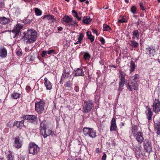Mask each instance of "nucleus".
<instances>
[{"mask_svg": "<svg viewBox=\"0 0 160 160\" xmlns=\"http://www.w3.org/2000/svg\"><path fill=\"white\" fill-rule=\"evenodd\" d=\"M139 75L138 74H136L133 76L131 77V80L129 85V83L126 84L128 89L130 91H132V88L135 90H137L138 89V84L139 83Z\"/></svg>", "mask_w": 160, "mask_h": 160, "instance_id": "1", "label": "nucleus"}, {"mask_svg": "<svg viewBox=\"0 0 160 160\" xmlns=\"http://www.w3.org/2000/svg\"><path fill=\"white\" fill-rule=\"evenodd\" d=\"M37 32L34 29H28L24 36V38H26L27 42L31 43L34 42L36 40L37 37Z\"/></svg>", "mask_w": 160, "mask_h": 160, "instance_id": "2", "label": "nucleus"}, {"mask_svg": "<svg viewBox=\"0 0 160 160\" xmlns=\"http://www.w3.org/2000/svg\"><path fill=\"white\" fill-rule=\"evenodd\" d=\"M126 75L125 72L122 70H119L118 77L119 78L118 90L121 92L123 89V87L126 82L125 77Z\"/></svg>", "mask_w": 160, "mask_h": 160, "instance_id": "3", "label": "nucleus"}, {"mask_svg": "<svg viewBox=\"0 0 160 160\" xmlns=\"http://www.w3.org/2000/svg\"><path fill=\"white\" fill-rule=\"evenodd\" d=\"M93 105L92 100L84 101L82 104V112L85 113L89 112L92 109Z\"/></svg>", "mask_w": 160, "mask_h": 160, "instance_id": "4", "label": "nucleus"}, {"mask_svg": "<svg viewBox=\"0 0 160 160\" xmlns=\"http://www.w3.org/2000/svg\"><path fill=\"white\" fill-rule=\"evenodd\" d=\"M39 151L38 146L34 142L30 143L28 147V153L33 155H37Z\"/></svg>", "mask_w": 160, "mask_h": 160, "instance_id": "5", "label": "nucleus"}, {"mask_svg": "<svg viewBox=\"0 0 160 160\" xmlns=\"http://www.w3.org/2000/svg\"><path fill=\"white\" fill-rule=\"evenodd\" d=\"M83 131L85 136H88L92 138H94L96 136V132L92 128L84 127L83 128Z\"/></svg>", "mask_w": 160, "mask_h": 160, "instance_id": "6", "label": "nucleus"}, {"mask_svg": "<svg viewBox=\"0 0 160 160\" xmlns=\"http://www.w3.org/2000/svg\"><path fill=\"white\" fill-rule=\"evenodd\" d=\"M45 105V103L42 101L36 102L35 103L36 111L39 114L42 113L44 110Z\"/></svg>", "mask_w": 160, "mask_h": 160, "instance_id": "7", "label": "nucleus"}, {"mask_svg": "<svg viewBox=\"0 0 160 160\" xmlns=\"http://www.w3.org/2000/svg\"><path fill=\"white\" fill-rule=\"evenodd\" d=\"M22 118L24 119L28 120L30 122L33 124H37L38 122V117L37 115H24L22 116Z\"/></svg>", "mask_w": 160, "mask_h": 160, "instance_id": "8", "label": "nucleus"}, {"mask_svg": "<svg viewBox=\"0 0 160 160\" xmlns=\"http://www.w3.org/2000/svg\"><path fill=\"white\" fill-rule=\"evenodd\" d=\"M72 74V72H71V69L69 68H65L62 74L60 83L62 81H63L66 78H68L71 77Z\"/></svg>", "mask_w": 160, "mask_h": 160, "instance_id": "9", "label": "nucleus"}, {"mask_svg": "<svg viewBox=\"0 0 160 160\" xmlns=\"http://www.w3.org/2000/svg\"><path fill=\"white\" fill-rule=\"evenodd\" d=\"M22 144V141L20 140L19 137L17 136L15 138L13 145L15 148L18 149L21 148Z\"/></svg>", "mask_w": 160, "mask_h": 160, "instance_id": "10", "label": "nucleus"}, {"mask_svg": "<svg viewBox=\"0 0 160 160\" xmlns=\"http://www.w3.org/2000/svg\"><path fill=\"white\" fill-rule=\"evenodd\" d=\"M152 107L153 111L155 112L156 113L160 111V102L157 100L154 101Z\"/></svg>", "mask_w": 160, "mask_h": 160, "instance_id": "11", "label": "nucleus"}, {"mask_svg": "<svg viewBox=\"0 0 160 160\" xmlns=\"http://www.w3.org/2000/svg\"><path fill=\"white\" fill-rule=\"evenodd\" d=\"M22 28V25L18 23L16 26L12 30V32L15 33V37L19 33L20 30Z\"/></svg>", "mask_w": 160, "mask_h": 160, "instance_id": "12", "label": "nucleus"}, {"mask_svg": "<svg viewBox=\"0 0 160 160\" xmlns=\"http://www.w3.org/2000/svg\"><path fill=\"white\" fill-rule=\"evenodd\" d=\"M75 72L74 76L75 77L81 76L83 77L85 74L83 71V70L82 68H78L74 70Z\"/></svg>", "mask_w": 160, "mask_h": 160, "instance_id": "13", "label": "nucleus"}, {"mask_svg": "<svg viewBox=\"0 0 160 160\" xmlns=\"http://www.w3.org/2000/svg\"><path fill=\"white\" fill-rule=\"evenodd\" d=\"M154 131L158 135H160V118L157 120L154 126Z\"/></svg>", "mask_w": 160, "mask_h": 160, "instance_id": "14", "label": "nucleus"}, {"mask_svg": "<svg viewBox=\"0 0 160 160\" xmlns=\"http://www.w3.org/2000/svg\"><path fill=\"white\" fill-rule=\"evenodd\" d=\"M146 108L147 110L145 111V113L148 120L149 121L152 120V117L153 114L151 108H148L147 106H146Z\"/></svg>", "mask_w": 160, "mask_h": 160, "instance_id": "15", "label": "nucleus"}, {"mask_svg": "<svg viewBox=\"0 0 160 160\" xmlns=\"http://www.w3.org/2000/svg\"><path fill=\"white\" fill-rule=\"evenodd\" d=\"M147 53L148 54L149 57L153 56L155 54L156 51L154 48L151 47H148L146 48Z\"/></svg>", "mask_w": 160, "mask_h": 160, "instance_id": "16", "label": "nucleus"}, {"mask_svg": "<svg viewBox=\"0 0 160 160\" xmlns=\"http://www.w3.org/2000/svg\"><path fill=\"white\" fill-rule=\"evenodd\" d=\"M136 137V140L139 143L141 144L143 142L144 138L142 132H138Z\"/></svg>", "mask_w": 160, "mask_h": 160, "instance_id": "17", "label": "nucleus"}, {"mask_svg": "<svg viewBox=\"0 0 160 160\" xmlns=\"http://www.w3.org/2000/svg\"><path fill=\"white\" fill-rule=\"evenodd\" d=\"M7 52L6 49L3 46L0 47V57L2 58H5L7 57Z\"/></svg>", "mask_w": 160, "mask_h": 160, "instance_id": "18", "label": "nucleus"}, {"mask_svg": "<svg viewBox=\"0 0 160 160\" xmlns=\"http://www.w3.org/2000/svg\"><path fill=\"white\" fill-rule=\"evenodd\" d=\"M46 122L45 121H43L40 123V133L42 134L45 132L46 130Z\"/></svg>", "mask_w": 160, "mask_h": 160, "instance_id": "19", "label": "nucleus"}, {"mask_svg": "<svg viewBox=\"0 0 160 160\" xmlns=\"http://www.w3.org/2000/svg\"><path fill=\"white\" fill-rule=\"evenodd\" d=\"M9 18H6L4 17H0V24L2 25H5L10 22Z\"/></svg>", "mask_w": 160, "mask_h": 160, "instance_id": "20", "label": "nucleus"}, {"mask_svg": "<svg viewBox=\"0 0 160 160\" xmlns=\"http://www.w3.org/2000/svg\"><path fill=\"white\" fill-rule=\"evenodd\" d=\"M44 83L48 90H50L52 88V85L51 83L48 80L47 78H45L44 79Z\"/></svg>", "mask_w": 160, "mask_h": 160, "instance_id": "21", "label": "nucleus"}, {"mask_svg": "<svg viewBox=\"0 0 160 160\" xmlns=\"http://www.w3.org/2000/svg\"><path fill=\"white\" fill-rule=\"evenodd\" d=\"M43 19H46L47 20L49 21L50 22H54L56 20L54 18V17L50 15H46L42 17Z\"/></svg>", "mask_w": 160, "mask_h": 160, "instance_id": "22", "label": "nucleus"}, {"mask_svg": "<svg viewBox=\"0 0 160 160\" xmlns=\"http://www.w3.org/2000/svg\"><path fill=\"white\" fill-rule=\"evenodd\" d=\"M72 21V19L67 15H65L61 20L62 22H63L66 23H69Z\"/></svg>", "mask_w": 160, "mask_h": 160, "instance_id": "23", "label": "nucleus"}, {"mask_svg": "<svg viewBox=\"0 0 160 160\" xmlns=\"http://www.w3.org/2000/svg\"><path fill=\"white\" fill-rule=\"evenodd\" d=\"M24 121L22 120L20 121H16L14 123V125L16 126L18 128H21L24 125Z\"/></svg>", "mask_w": 160, "mask_h": 160, "instance_id": "24", "label": "nucleus"}, {"mask_svg": "<svg viewBox=\"0 0 160 160\" xmlns=\"http://www.w3.org/2000/svg\"><path fill=\"white\" fill-rule=\"evenodd\" d=\"M92 19L90 18V17L86 16L84 17L83 19V22L85 24H88L92 21Z\"/></svg>", "mask_w": 160, "mask_h": 160, "instance_id": "25", "label": "nucleus"}, {"mask_svg": "<svg viewBox=\"0 0 160 160\" xmlns=\"http://www.w3.org/2000/svg\"><path fill=\"white\" fill-rule=\"evenodd\" d=\"M132 133L134 137H136L137 134V128L136 125H133L132 127Z\"/></svg>", "mask_w": 160, "mask_h": 160, "instance_id": "26", "label": "nucleus"}, {"mask_svg": "<svg viewBox=\"0 0 160 160\" xmlns=\"http://www.w3.org/2000/svg\"><path fill=\"white\" fill-rule=\"evenodd\" d=\"M91 57V56L89 52H85L83 56V58L85 61H89Z\"/></svg>", "mask_w": 160, "mask_h": 160, "instance_id": "27", "label": "nucleus"}, {"mask_svg": "<svg viewBox=\"0 0 160 160\" xmlns=\"http://www.w3.org/2000/svg\"><path fill=\"white\" fill-rule=\"evenodd\" d=\"M130 73H131L134 70L136 67L135 64L134 62L132 60H131L130 61Z\"/></svg>", "mask_w": 160, "mask_h": 160, "instance_id": "28", "label": "nucleus"}, {"mask_svg": "<svg viewBox=\"0 0 160 160\" xmlns=\"http://www.w3.org/2000/svg\"><path fill=\"white\" fill-rule=\"evenodd\" d=\"M8 152V154L7 157V160H15L12 152L11 151L9 150Z\"/></svg>", "mask_w": 160, "mask_h": 160, "instance_id": "29", "label": "nucleus"}, {"mask_svg": "<svg viewBox=\"0 0 160 160\" xmlns=\"http://www.w3.org/2000/svg\"><path fill=\"white\" fill-rule=\"evenodd\" d=\"M87 35L88 37V38L90 40L91 42L94 41V37L92 35L90 32H87Z\"/></svg>", "mask_w": 160, "mask_h": 160, "instance_id": "30", "label": "nucleus"}, {"mask_svg": "<svg viewBox=\"0 0 160 160\" xmlns=\"http://www.w3.org/2000/svg\"><path fill=\"white\" fill-rule=\"evenodd\" d=\"M129 45L134 48H137L139 46L138 43L134 40H131L130 41Z\"/></svg>", "mask_w": 160, "mask_h": 160, "instance_id": "31", "label": "nucleus"}, {"mask_svg": "<svg viewBox=\"0 0 160 160\" xmlns=\"http://www.w3.org/2000/svg\"><path fill=\"white\" fill-rule=\"evenodd\" d=\"M139 32L138 30H134L133 32V36L132 38L135 39L136 38L137 39L139 38Z\"/></svg>", "mask_w": 160, "mask_h": 160, "instance_id": "32", "label": "nucleus"}, {"mask_svg": "<svg viewBox=\"0 0 160 160\" xmlns=\"http://www.w3.org/2000/svg\"><path fill=\"white\" fill-rule=\"evenodd\" d=\"M103 30L110 32L112 30L111 28L107 24H104L103 26Z\"/></svg>", "mask_w": 160, "mask_h": 160, "instance_id": "33", "label": "nucleus"}, {"mask_svg": "<svg viewBox=\"0 0 160 160\" xmlns=\"http://www.w3.org/2000/svg\"><path fill=\"white\" fill-rule=\"evenodd\" d=\"M20 94L17 92H13L11 94V96L14 99H17L20 97Z\"/></svg>", "mask_w": 160, "mask_h": 160, "instance_id": "34", "label": "nucleus"}, {"mask_svg": "<svg viewBox=\"0 0 160 160\" xmlns=\"http://www.w3.org/2000/svg\"><path fill=\"white\" fill-rule=\"evenodd\" d=\"M45 131V133L42 134L44 138H46L48 136L50 135L52 132V131L49 130H48L47 131H46V130Z\"/></svg>", "mask_w": 160, "mask_h": 160, "instance_id": "35", "label": "nucleus"}, {"mask_svg": "<svg viewBox=\"0 0 160 160\" xmlns=\"http://www.w3.org/2000/svg\"><path fill=\"white\" fill-rule=\"evenodd\" d=\"M79 34L80 35L78 36V42H79V43H81L82 41L83 40L84 35L82 33H79Z\"/></svg>", "mask_w": 160, "mask_h": 160, "instance_id": "36", "label": "nucleus"}, {"mask_svg": "<svg viewBox=\"0 0 160 160\" xmlns=\"http://www.w3.org/2000/svg\"><path fill=\"white\" fill-rule=\"evenodd\" d=\"M35 12L36 15L37 16H40L42 15V11L38 8H35Z\"/></svg>", "mask_w": 160, "mask_h": 160, "instance_id": "37", "label": "nucleus"}, {"mask_svg": "<svg viewBox=\"0 0 160 160\" xmlns=\"http://www.w3.org/2000/svg\"><path fill=\"white\" fill-rule=\"evenodd\" d=\"M143 144L144 148H145V146L148 147L151 145V142L148 140H145Z\"/></svg>", "mask_w": 160, "mask_h": 160, "instance_id": "38", "label": "nucleus"}, {"mask_svg": "<svg viewBox=\"0 0 160 160\" xmlns=\"http://www.w3.org/2000/svg\"><path fill=\"white\" fill-rule=\"evenodd\" d=\"M144 149L146 150V152H149L152 151V147L151 145L148 146V147L145 146Z\"/></svg>", "mask_w": 160, "mask_h": 160, "instance_id": "39", "label": "nucleus"}, {"mask_svg": "<svg viewBox=\"0 0 160 160\" xmlns=\"http://www.w3.org/2000/svg\"><path fill=\"white\" fill-rule=\"evenodd\" d=\"M137 9V8L136 7L134 6L131 8L130 11L133 14H135L136 13V11Z\"/></svg>", "mask_w": 160, "mask_h": 160, "instance_id": "40", "label": "nucleus"}, {"mask_svg": "<svg viewBox=\"0 0 160 160\" xmlns=\"http://www.w3.org/2000/svg\"><path fill=\"white\" fill-rule=\"evenodd\" d=\"M116 125H111L110 130L111 131H115L117 128Z\"/></svg>", "mask_w": 160, "mask_h": 160, "instance_id": "41", "label": "nucleus"}, {"mask_svg": "<svg viewBox=\"0 0 160 160\" xmlns=\"http://www.w3.org/2000/svg\"><path fill=\"white\" fill-rule=\"evenodd\" d=\"M72 83L71 81L69 80L66 83L65 86L68 87H70L72 86Z\"/></svg>", "mask_w": 160, "mask_h": 160, "instance_id": "42", "label": "nucleus"}, {"mask_svg": "<svg viewBox=\"0 0 160 160\" xmlns=\"http://www.w3.org/2000/svg\"><path fill=\"white\" fill-rule=\"evenodd\" d=\"M47 51H42L41 53L42 57H44L45 56H47Z\"/></svg>", "mask_w": 160, "mask_h": 160, "instance_id": "43", "label": "nucleus"}, {"mask_svg": "<svg viewBox=\"0 0 160 160\" xmlns=\"http://www.w3.org/2000/svg\"><path fill=\"white\" fill-rule=\"evenodd\" d=\"M111 125H116V120L114 118H112L111 120Z\"/></svg>", "mask_w": 160, "mask_h": 160, "instance_id": "44", "label": "nucleus"}, {"mask_svg": "<svg viewBox=\"0 0 160 160\" xmlns=\"http://www.w3.org/2000/svg\"><path fill=\"white\" fill-rule=\"evenodd\" d=\"M139 6L140 7L141 9L142 10H145V8H144L143 4L142 2H140L139 3Z\"/></svg>", "mask_w": 160, "mask_h": 160, "instance_id": "45", "label": "nucleus"}, {"mask_svg": "<svg viewBox=\"0 0 160 160\" xmlns=\"http://www.w3.org/2000/svg\"><path fill=\"white\" fill-rule=\"evenodd\" d=\"M72 13H73L75 14H73V16L74 17H76V18H78V13L75 11L73 10L72 11Z\"/></svg>", "mask_w": 160, "mask_h": 160, "instance_id": "46", "label": "nucleus"}, {"mask_svg": "<svg viewBox=\"0 0 160 160\" xmlns=\"http://www.w3.org/2000/svg\"><path fill=\"white\" fill-rule=\"evenodd\" d=\"M118 22L120 23L126 22H127V21L126 19L122 20L119 18L118 19Z\"/></svg>", "mask_w": 160, "mask_h": 160, "instance_id": "47", "label": "nucleus"}, {"mask_svg": "<svg viewBox=\"0 0 160 160\" xmlns=\"http://www.w3.org/2000/svg\"><path fill=\"white\" fill-rule=\"evenodd\" d=\"M47 52L48 54L50 55L52 53L54 52H55V50L53 49H52L49 50L47 51Z\"/></svg>", "mask_w": 160, "mask_h": 160, "instance_id": "48", "label": "nucleus"}, {"mask_svg": "<svg viewBox=\"0 0 160 160\" xmlns=\"http://www.w3.org/2000/svg\"><path fill=\"white\" fill-rule=\"evenodd\" d=\"M4 4L3 2L0 1V8H4Z\"/></svg>", "mask_w": 160, "mask_h": 160, "instance_id": "49", "label": "nucleus"}, {"mask_svg": "<svg viewBox=\"0 0 160 160\" xmlns=\"http://www.w3.org/2000/svg\"><path fill=\"white\" fill-rule=\"evenodd\" d=\"M100 41L101 42L102 44L103 45L105 43V40L104 38L102 37L100 39Z\"/></svg>", "mask_w": 160, "mask_h": 160, "instance_id": "50", "label": "nucleus"}, {"mask_svg": "<svg viewBox=\"0 0 160 160\" xmlns=\"http://www.w3.org/2000/svg\"><path fill=\"white\" fill-rule=\"evenodd\" d=\"M74 90L76 92H78L79 91V88L78 86H76L74 88Z\"/></svg>", "mask_w": 160, "mask_h": 160, "instance_id": "51", "label": "nucleus"}, {"mask_svg": "<svg viewBox=\"0 0 160 160\" xmlns=\"http://www.w3.org/2000/svg\"><path fill=\"white\" fill-rule=\"evenodd\" d=\"M26 90L27 91L29 92L31 90V88L30 86H27L26 87Z\"/></svg>", "mask_w": 160, "mask_h": 160, "instance_id": "52", "label": "nucleus"}, {"mask_svg": "<svg viewBox=\"0 0 160 160\" xmlns=\"http://www.w3.org/2000/svg\"><path fill=\"white\" fill-rule=\"evenodd\" d=\"M107 157V155L105 153H104L102 157V160H106Z\"/></svg>", "mask_w": 160, "mask_h": 160, "instance_id": "53", "label": "nucleus"}, {"mask_svg": "<svg viewBox=\"0 0 160 160\" xmlns=\"http://www.w3.org/2000/svg\"><path fill=\"white\" fill-rule=\"evenodd\" d=\"M92 31L93 33H94L97 34V31L95 29H92Z\"/></svg>", "mask_w": 160, "mask_h": 160, "instance_id": "54", "label": "nucleus"}, {"mask_svg": "<svg viewBox=\"0 0 160 160\" xmlns=\"http://www.w3.org/2000/svg\"><path fill=\"white\" fill-rule=\"evenodd\" d=\"M100 152V149L99 148H97L96 150V152L97 153H98Z\"/></svg>", "mask_w": 160, "mask_h": 160, "instance_id": "55", "label": "nucleus"}, {"mask_svg": "<svg viewBox=\"0 0 160 160\" xmlns=\"http://www.w3.org/2000/svg\"><path fill=\"white\" fill-rule=\"evenodd\" d=\"M58 30L59 31H61L62 30V27H58Z\"/></svg>", "mask_w": 160, "mask_h": 160, "instance_id": "56", "label": "nucleus"}, {"mask_svg": "<svg viewBox=\"0 0 160 160\" xmlns=\"http://www.w3.org/2000/svg\"><path fill=\"white\" fill-rule=\"evenodd\" d=\"M17 54L18 56H20L22 54L21 52L18 51L17 52Z\"/></svg>", "mask_w": 160, "mask_h": 160, "instance_id": "57", "label": "nucleus"}, {"mask_svg": "<svg viewBox=\"0 0 160 160\" xmlns=\"http://www.w3.org/2000/svg\"><path fill=\"white\" fill-rule=\"evenodd\" d=\"M77 24V23L76 22H73L71 23L69 25V26H70V25H74V24Z\"/></svg>", "mask_w": 160, "mask_h": 160, "instance_id": "58", "label": "nucleus"}, {"mask_svg": "<svg viewBox=\"0 0 160 160\" xmlns=\"http://www.w3.org/2000/svg\"><path fill=\"white\" fill-rule=\"evenodd\" d=\"M77 18L79 21L81 20V17H78Z\"/></svg>", "mask_w": 160, "mask_h": 160, "instance_id": "59", "label": "nucleus"}, {"mask_svg": "<svg viewBox=\"0 0 160 160\" xmlns=\"http://www.w3.org/2000/svg\"><path fill=\"white\" fill-rule=\"evenodd\" d=\"M158 94L159 95H160V87L159 88H158Z\"/></svg>", "mask_w": 160, "mask_h": 160, "instance_id": "60", "label": "nucleus"}, {"mask_svg": "<svg viewBox=\"0 0 160 160\" xmlns=\"http://www.w3.org/2000/svg\"><path fill=\"white\" fill-rule=\"evenodd\" d=\"M122 20L125 19L124 18V16H122L120 18Z\"/></svg>", "mask_w": 160, "mask_h": 160, "instance_id": "61", "label": "nucleus"}, {"mask_svg": "<svg viewBox=\"0 0 160 160\" xmlns=\"http://www.w3.org/2000/svg\"><path fill=\"white\" fill-rule=\"evenodd\" d=\"M111 67H112V68H116V66L114 65H112L111 66Z\"/></svg>", "mask_w": 160, "mask_h": 160, "instance_id": "62", "label": "nucleus"}, {"mask_svg": "<svg viewBox=\"0 0 160 160\" xmlns=\"http://www.w3.org/2000/svg\"><path fill=\"white\" fill-rule=\"evenodd\" d=\"M140 16L141 17H144V14L142 13H141L140 14Z\"/></svg>", "mask_w": 160, "mask_h": 160, "instance_id": "63", "label": "nucleus"}, {"mask_svg": "<svg viewBox=\"0 0 160 160\" xmlns=\"http://www.w3.org/2000/svg\"><path fill=\"white\" fill-rule=\"evenodd\" d=\"M78 43H79V42H78V41H77V42H75V43H74V44L75 45H76V44H78Z\"/></svg>", "mask_w": 160, "mask_h": 160, "instance_id": "64", "label": "nucleus"}]
</instances>
